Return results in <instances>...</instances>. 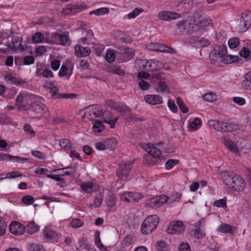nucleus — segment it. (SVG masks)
Listing matches in <instances>:
<instances>
[{"mask_svg":"<svg viewBox=\"0 0 251 251\" xmlns=\"http://www.w3.org/2000/svg\"><path fill=\"white\" fill-rule=\"evenodd\" d=\"M22 39V38L21 37H18L14 41L7 45V47L12 50H24L25 48L22 45V43L21 42Z\"/></svg>","mask_w":251,"mask_h":251,"instance_id":"22","label":"nucleus"},{"mask_svg":"<svg viewBox=\"0 0 251 251\" xmlns=\"http://www.w3.org/2000/svg\"><path fill=\"white\" fill-rule=\"evenodd\" d=\"M43 236L53 242H57L61 238V234L52 230L50 227L46 226L43 231Z\"/></svg>","mask_w":251,"mask_h":251,"instance_id":"10","label":"nucleus"},{"mask_svg":"<svg viewBox=\"0 0 251 251\" xmlns=\"http://www.w3.org/2000/svg\"><path fill=\"white\" fill-rule=\"evenodd\" d=\"M116 203L115 197L114 195H110L107 198V204L109 207H113Z\"/></svg>","mask_w":251,"mask_h":251,"instance_id":"59","label":"nucleus"},{"mask_svg":"<svg viewBox=\"0 0 251 251\" xmlns=\"http://www.w3.org/2000/svg\"><path fill=\"white\" fill-rule=\"evenodd\" d=\"M216 96L213 93H207L203 96L204 100L211 102L216 100Z\"/></svg>","mask_w":251,"mask_h":251,"instance_id":"60","label":"nucleus"},{"mask_svg":"<svg viewBox=\"0 0 251 251\" xmlns=\"http://www.w3.org/2000/svg\"><path fill=\"white\" fill-rule=\"evenodd\" d=\"M133 163L131 161H125L119 164L116 171L118 177L121 180H126L132 169Z\"/></svg>","mask_w":251,"mask_h":251,"instance_id":"2","label":"nucleus"},{"mask_svg":"<svg viewBox=\"0 0 251 251\" xmlns=\"http://www.w3.org/2000/svg\"><path fill=\"white\" fill-rule=\"evenodd\" d=\"M30 251H45L43 246L40 244L32 243L30 246Z\"/></svg>","mask_w":251,"mask_h":251,"instance_id":"49","label":"nucleus"},{"mask_svg":"<svg viewBox=\"0 0 251 251\" xmlns=\"http://www.w3.org/2000/svg\"><path fill=\"white\" fill-rule=\"evenodd\" d=\"M26 228L27 232L30 234H31L38 231L39 229V226L34 222L32 221L28 224L26 226Z\"/></svg>","mask_w":251,"mask_h":251,"instance_id":"33","label":"nucleus"},{"mask_svg":"<svg viewBox=\"0 0 251 251\" xmlns=\"http://www.w3.org/2000/svg\"><path fill=\"white\" fill-rule=\"evenodd\" d=\"M169 197L165 195L152 197L149 200L147 205L149 207L158 208L167 202Z\"/></svg>","mask_w":251,"mask_h":251,"instance_id":"4","label":"nucleus"},{"mask_svg":"<svg viewBox=\"0 0 251 251\" xmlns=\"http://www.w3.org/2000/svg\"><path fill=\"white\" fill-rule=\"evenodd\" d=\"M31 107L32 110L37 113H42L47 109V107L44 104L38 101L32 102Z\"/></svg>","mask_w":251,"mask_h":251,"instance_id":"27","label":"nucleus"},{"mask_svg":"<svg viewBox=\"0 0 251 251\" xmlns=\"http://www.w3.org/2000/svg\"><path fill=\"white\" fill-rule=\"evenodd\" d=\"M7 226L1 217H0V236L3 235L6 229Z\"/></svg>","mask_w":251,"mask_h":251,"instance_id":"58","label":"nucleus"},{"mask_svg":"<svg viewBox=\"0 0 251 251\" xmlns=\"http://www.w3.org/2000/svg\"><path fill=\"white\" fill-rule=\"evenodd\" d=\"M132 243V237L130 235H126L121 242L122 248L128 247Z\"/></svg>","mask_w":251,"mask_h":251,"instance_id":"44","label":"nucleus"},{"mask_svg":"<svg viewBox=\"0 0 251 251\" xmlns=\"http://www.w3.org/2000/svg\"><path fill=\"white\" fill-rule=\"evenodd\" d=\"M5 78L6 81L10 84H13L16 85L21 84L20 80L18 78L14 76L11 73L7 74L5 76Z\"/></svg>","mask_w":251,"mask_h":251,"instance_id":"35","label":"nucleus"},{"mask_svg":"<svg viewBox=\"0 0 251 251\" xmlns=\"http://www.w3.org/2000/svg\"><path fill=\"white\" fill-rule=\"evenodd\" d=\"M179 251H191L190 247L187 243H182L179 247Z\"/></svg>","mask_w":251,"mask_h":251,"instance_id":"64","label":"nucleus"},{"mask_svg":"<svg viewBox=\"0 0 251 251\" xmlns=\"http://www.w3.org/2000/svg\"><path fill=\"white\" fill-rule=\"evenodd\" d=\"M155 249L157 251H168L169 246L164 241L159 240L155 244Z\"/></svg>","mask_w":251,"mask_h":251,"instance_id":"31","label":"nucleus"},{"mask_svg":"<svg viewBox=\"0 0 251 251\" xmlns=\"http://www.w3.org/2000/svg\"><path fill=\"white\" fill-rule=\"evenodd\" d=\"M159 222V218L156 215L147 217L144 220L141 225V233L145 235L151 233L155 229H156Z\"/></svg>","mask_w":251,"mask_h":251,"instance_id":"1","label":"nucleus"},{"mask_svg":"<svg viewBox=\"0 0 251 251\" xmlns=\"http://www.w3.org/2000/svg\"><path fill=\"white\" fill-rule=\"evenodd\" d=\"M72 227L74 228H77L82 226L84 222L79 218H73L71 223Z\"/></svg>","mask_w":251,"mask_h":251,"instance_id":"38","label":"nucleus"},{"mask_svg":"<svg viewBox=\"0 0 251 251\" xmlns=\"http://www.w3.org/2000/svg\"><path fill=\"white\" fill-rule=\"evenodd\" d=\"M109 71L115 74L119 75H125L124 71L121 69V67L113 65L109 67Z\"/></svg>","mask_w":251,"mask_h":251,"instance_id":"37","label":"nucleus"},{"mask_svg":"<svg viewBox=\"0 0 251 251\" xmlns=\"http://www.w3.org/2000/svg\"><path fill=\"white\" fill-rule=\"evenodd\" d=\"M227 52V48L226 46H216L209 54L211 60L215 61L217 57H224Z\"/></svg>","mask_w":251,"mask_h":251,"instance_id":"8","label":"nucleus"},{"mask_svg":"<svg viewBox=\"0 0 251 251\" xmlns=\"http://www.w3.org/2000/svg\"><path fill=\"white\" fill-rule=\"evenodd\" d=\"M236 228L227 224L223 223L220 225L217 229V231L221 233H229L233 234Z\"/></svg>","mask_w":251,"mask_h":251,"instance_id":"28","label":"nucleus"},{"mask_svg":"<svg viewBox=\"0 0 251 251\" xmlns=\"http://www.w3.org/2000/svg\"><path fill=\"white\" fill-rule=\"evenodd\" d=\"M251 51L248 48L244 47L239 52L240 55L244 58H248L249 57L250 54H251Z\"/></svg>","mask_w":251,"mask_h":251,"instance_id":"54","label":"nucleus"},{"mask_svg":"<svg viewBox=\"0 0 251 251\" xmlns=\"http://www.w3.org/2000/svg\"><path fill=\"white\" fill-rule=\"evenodd\" d=\"M47 176L48 178H50L53 180H54L58 182H62L63 183H65V179L63 178L60 177V175H59V173H57L56 174L52 175V174H49L47 175Z\"/></svg>","mask_w":251,"mask_h":251,"instance_id":"51","label":"nucleus"},{"mask_svg":"<svg viewBox=\"0 0 251 251\" xmlns=\"http://www.w3.org/2000/svg\"><path fill=\"white\" fill-rule=\"evenodd\" d=\"M9 231L14 235L19 236L25 232V227L17 221L12 222L9 227Z\"/></svg>","mask_w":251,"mask_h":251,"instance_id":"12","label":"nucleus"},{"mask_svg":"<svg viewBox=\"0 0 251 251\" xmlns=\"http://www.w3.org/2000/svg\"><path fill=\"white\" fill-rule=\"evenodd\" d=\"M178 163V160L170 159L166 162L165 168L167 170H170Z\"/></svg>","mask_w":251,"mask_h":251,"instance_id":"45","label":"nucleus"},{"mask_svg":"<svg viewBox=\"0 0 251 251\" xmlns=\"http://www.w3.org/2000/svg\"><path fill=\"white\" fill-rule=\"evenodd\" d=\"M185 230V226L181 221H172L168 226L167 231L169 234H180Z\"/></svg>","mask_w":251,"mask_h":251,"instance_id":"5","label":"nucleus"},{"mask_svg":"<svg viewBox=\"0 0 251 251\" xmlns=\"http://www.w3.org/2000/svg\"><path fill=\"white\" fill-rule=\"evenodd\" d=\"M79 8H77L76 6H73L72 5H68L63 9L62 13L65 15L74 14L77 12H80Z\"/></svg>","mask_w":251,"mask_h":251,"instance_id":"30","label":"nucleus"},{"mask_svg":"<svg viewBox=\"0 0 251 251\" xmlns=\"http://www.w3.org/2000/svg\"><path fill=\"white\" fill-rule=\"evenodd\" d=\"M149 60L145 59H140L136 60L134 66L137 71H147L149 67Z\"/></svg>","mask_w":251,"mask_h":251,"instance_id":"26","label":"nucleus"},{"mask_svg":"<svg viewBox=\"0 0 251 251\" xmlns=\"http://www.w3.org/2000/svg\"><path fill=\"white\" fill-rule=\"evenodd\" d=\"M181 17V15L173 11H162L159 12L158 17L159 19L164 21H171L178 19Z\"/></svg>","mask_w":251,"mask_h":251,"instance_id":"13","label":"nucleus"},{"mask_svg":"<svg viewBox=\"0 0 251 251\" xmlns=\"http://www.w3.org/2000/svg\"><path fill=\"white\" fill-rule=\"evenodd\" d=\"M75 54L77 57L87 56L91 53V50L89 48L83 47L79 45H76L75 47Z\"/></svg>","mask_w":251,"mask_h":251,"instance_id":"20","label":"nucleus"},{"mask_svg":"<svg viewBox=\"0 0 251 251\" xmlns=\"http://www.w3.org/2000/svg\"><path fill=\"white\" fill-rule=\"evenodd\" d=\"M86 110L93 114L95 118L100 117L102 113V109L100 105L98 104L92 105L86 107Z\"/></svg>","mask_w":251,"mask_h":251,"instance_id":"21","label":"nucleus"},{"mask_svg":"<svg viewBox=\"0 0 251 251\" xmlns=\"http://www.w3.org/2000/svg\"><path fill=\"white\" fill-rule=\"evenodd\" d=\"M235 174L231 171H222L221 172V176L224 183L228 186H230L232 181V178Z\"/></svg>","mask_w":251,"mask_h":251,"instance_id":"24","label":"nucleus"},{"mask_svg":"<svg viewBox=\"0 0 251 251\" xmlns=\"http://www.w3.org/2000/svg\"><path fill=\"white\" fill-rule=\"evenodd\" d=\"M81 189L85 193H90L99 190V185L92 182H84L80 184Z\"/></svg>","mask_w":251,"mask_h":251,"instance_id":"16","label":"nucleus"},{"mask_svg":"<svg viewBox=\"0 0 251 251\" xmlns=\"http://www.w3.org/2000/svg\"><path fill=\"white\" fill-rule=\"evenodd\" d=\"M168 106L170 110L173 113H176L178 111L177 106L175 103V101L172 100H169L168 101Z\"/></svg>","mask_w":251,"mask_h":251,"instance_id":"56","label":"nucleus"},{"mask_svg":"<svg viewBox=\"0 0 251 251\" xmlns=\"http://www.w3.org/2000/svg\"><path fill=\"white\" fill-rule=\"evenodd\" d=\"M224 125L225 132H233L240 129V125L234 122L231 123L225 122Z\"/></svg>","mask_w":251,"mask_h":251,"instance_id":"29","label":"nucleus"},{"mask_svg":"<svg viewBox=\"0 0 251 251\" xmlns=\"http://www.w3.org/2000/svg\"><path fill=\"white\" fill-rule=\"evenodd\" d=\"M138 84L140 89L144 91L147 90L150 87V84L144 80L140 81Z\"/></svg>","mask_w":251,"mask_h":251,"instance_id":"61","label":"nucleus"},{"mask_svg":"<svg viewBox=\"0 0 251 251\" xmlns=\"http://www.w3.org/2000/svg\"><path fill=\"white\" fill-rule=\"evenodd\" d=\"M231 188L236 191H243L246 187L244 180L239 176L235 174L232 178V181L229 186Z\"/></svg>","mask_w":251,"mask_h":251,"instance_id":"9","label":"nucleus"},{"mask_svg":"<svg viewBox=\"0 0 251 251\" xmlns=\"http://www.w3.org/2000/svg\"><path fill=\"white\" fill-rule=\"evenodd\" d=\"M199 226L197 227L194 231V236L195 238L198 239L202 238L205 236V233L203 232L201 229L200 226H201V221L199 222Z\"/></svg>","mask_w":251,"mask_h":251,"instance_id":"39","label":"nucleus"},{"mask_svg":"<svg viewBox=\"0 0 251 251\" xmlns=\"http://www.w3.org/2000/svg\"><path fill=\"white\" fill-rule=\"evenodd\" d=\"M104 128V126L103 122L99 120H96L93 125V129L94 132L100 133L101 132Z\"/></svg>","mask_w":251,"mask_h":251,"instance_id":"36","label":"nucleus"},{"mask_svg":"<svg viewBox=\"0 0 251 251\" xmlns=\"http://www.w3.org/2000/svg\"><path fill=\"white\" fill-rule=\"evenodd\" d=\"M24 129L26 133H30L34 136L35 135V132L32 129L31 126L29 124H25L24 126Z\"/></svg>","mask_w":251,"mask_h":251,"instance_id":"63","label":"nucleus"},{"mask_svg":"<svg viewBox=\"0 0 251 251\" xmlns=\"http://www.w3.org/2000/svg\"><path fill=\"white\" fill-rule=\"evenodd\" d=\"M148 48L150 50L157 52H165L172 54L176 52L175 49L160 43H151L148 45Z\"/></svg>","mask_w":251,"mask_h":251,"instance_id":"6","label":"nucleus"},{"mask_svg":"<svg viewBox=\"0 0 251 251\" xmlns=\"http://www.w3.org/2000/svg\"><path fill=\"white\" fill-rule=\"evenodd\" d=\"M85 31L86 33V36L81 39V42L83 44L86 42H88L87 44H93V42L91 41L94 37V33L92 30L91 29H88L87 30H85Z\"/></svg>","mask_w":251,"mask_h":251,"instance_id":"34","label":"nucleus"},{"mask_svg":"<svg viewBox=\"0 0 251 251\" xmlns=\"http://www.w3.org/2000/svg\"><path fill=\"white\" fill-rule=\"evenodd\" d=\"M251 25V18L245 13L241 15L239 22V29L244 32L250 27Z\"/></svg>","mask_w":251,"mask_h":251,"instance_id":"14","label":"nucleus"},{"mask_svg":"<svg viewBox=\"0 0 251 251\" xmlns=\"http://www.w3.org/2000/svg\"><path fill=\"white\" fill-rule=\"evenodd\" d=\"M149 67L147 72H153L160 70L164 68V64L161 62L156 60H149Z\"/></svg>","mask_w":251,"mask_h":251,"instance_id":"19","label":"nucleus"},{"mask_svg":"<svg viewBox=\"0 0 251 251\" xmlns=\"http://www.w3.org/2000/svg\"><path fill=\"white\" fill-rule=\"evenodd\" d=\"M59 145L64 149H72L71 141L67 139H62L59 141Z\"/></svg>","mask_w":251,"mask_h":251,"instance_id":"43","label":"nucleus"},{"mask_svg":"<svg viewBox=\"0 0 251 251\" xmlns=\"http://www.w3.org/2000/svg\"><path fill=\"white\" fill-rule=\"evenodd\" d=\"M241 86L244 89L251 91V70L244 75Z\"/></svg>","mask_w":251,"mask_h":251,"instance_id":"18","label":"nucleus"},{"mask_svg":"<svg viewBox=\"0 0 251 251\" xmlns=\"http://www.w3.org/2000/svg\"><path fill=\"white\" fill-rule=\"evenodd\" d=\"M107 150L114 151L117 146V141L114 138L108 139L105 140Z\"/></svg>","mask_w":251,"mask_h":251,"instance_id":"32","label":"nucleus"},{"mask_svg":"<svg viewBox=\"0 0 251 251\" xmlns=\"http://www.w3.org/2000/svg\"><path fill=\"white\" fill-rule=\"evenodd\" d=\"M120 198L123 201L132 202L138 201L142 198V195L138 193L128 192L122 194Z\"/></svg>","mask_w":251,"mask_h":251,"instance_id":"15","label":"nucleus"},{"mask_svg":"<svg viewBox=\"0 0 251 251\" xmlns=\"http://www.w3.org/2000/svg\"><path fill=\"white\" fill-rule=\"evenodd\" d=\"M22 202L26 205L32 204L34 201V198L30 195H26L22 198Z\"/></svg>","mask_w":251,"mask_h":251,"instance_id":"48","label":"nucleus"},{"mask_svg":"<svg viewBox=\"0 0 251 251\" xmlns=\"http://www.w3.org/2000/svg\"><path fill=\"white\" fill-rule=\"evenodd\" d=\"M145 101L151 105L160 104L163 103L162 97L156 95H147L144 97Z\"/></svg>","mask_w":251,"mask_h":251,"instance_id":"17","label":"nucleus"},{"mask_svg":"<svg viewBox=\"0 0 251 251\" xmlns=\"http://www.w3.org/2000/svg\"><path fill=\"white\" fill-rule=\"evenodd\" d=\"M222 62L226 64H229L231 63H234L238 62L240 64H242L243 60L242 58H240L238 56L227 55H225L222 60Z\"/></svg>","mask_w":251,"mask_h":251,"instance_id":"23","label":"nucleus"},{"mask_svg":"<svg viewBox=\"0 0 251 251\" xmlns=\"http://www.w3.org/2000/svg\"><path fill=\"white\" fill-rule=\"evenodd\" d=\"M103 201V196L101 194H99L95 199L94 203L96 205V207H99Z\"/></svg>","mask_w":251,"mask_h":251,"instance_id":"62","label":"nucleus"},{"mask_svg":"<svg viewBox=\"0 0 251 251\" xmlns=\"http://www.w3.org/2000/svg\"><path fill=\"white\" fill-rule=\"evenodd\" d=\"M105 59L109 63L114 62L115 59V54L114 51L112 50H108L105 56Z\"/></svg>","mask_w":251,"mask_h":251,"instance_id":"46","label":"nucleus"},{"mask_svg":"<svg viewBox=\"0 0 251 251\" xmlns=\"http://www.w3.org/2000/svg\"><path fill=\"white\" fill-rule=\"evenodd\" d=\"M120 54V59L122 62H127L133 58L135 53L133 50L126 48L124 46L118 48Z\"/></svg>","mask_w":251,"mask_h":251,"instance_id":"7","label":"nucleus"},{"mask_svg":"<svg viewBox=\"0 0 251 251\" xmlns=\"http://www.w3.org/2000/svg\"><path fill=\"white\" fill-rule=\"evenodd\" d=\"M194 18L195 24L200 26H208L212 22V20L210 17L201 15L198 12L195 13Z\"/></svg>","mask_w":251,"mask_h":251,"instance_id":"11","label":"nucleus"},{"mask_svg":"<svg viewBox=\"0 0 251 251\" xmlns=\"http://www.w3.org/2000/svg\"><path fill=\"white\" fill-rule=\"evenodd\" d=\"M93 48L96 51V54L99 56L104 50V46L101 44H95Z\"/></svg>","mask_w":251,"mask_h":251,"instance_id":"57","label":"nucleus"},{"mask_svg":"<svg viewBox=\"0 0 251 251\" xmlns=\"http://www.w3.org/2000/svg\"><path fill=\"white\" fill-rule=\"evenodd\" d=\"M95 243L100 251H107V248L101 242L99 235L96 238Z\"/></svg>","mask_w":251,"mask_h":251,"instance_id":"55","label":"nucleus"},{"mask_svg":"<svg viewBox=\"0 0 251 251\" xmlns=\"http://www.w3.org/2000/svg\"><path fill=\"white\" fill-rule=\"evenodd\" d=\"M44 39V35L41 32H36L32 35V40L35 43H41Z\"/></svg>","mask_w":251,"mask_h":251,"instance_id":"41","label":"nucleus"},{"mask_svg":"<svg viewBox=\"0 0 251 251\" xmlns=\"http://www.w3.org/2000/svg\"><path fill=\"white\" fill-rule=\"evenodd\" d=\"M224 124L225 122H224L213 120H210L208 122V124L209 126L212 127L214 129L221 132H225Z\"/></svg>","mask_w":251,"mask_h":251,"instance_id":"25","label":"nucleus"},{"mask_svg":"<svg viewBox=\"0 0 251 251\" xmlns=\"http://www.w3.org/2000/svg\"><path fill=\"white\" fill-rule=\"evenodd\" d=\"M144 11L143 9L141 8L136 7L132 12L127 15V18L129 19L135 18L140 13Z\"/></svg>","mask_w":251,"mask_h":251,"instance_id":"40","label":"nucleus"},{"mask_svg":"<svg viewBox=\"0 0 251 251\" xmlns=\"http://www.w3.org/2000/svg\"><path fill=\"white\" fill-rule=\"evenodd\" d=\"M228 44L230 48L234 49L238 46L239 41L237 38H233L229 40Z\"/></svg>","mask_w":251,"mask_h":251,"instance_id":"53","label":"nucleus"},{"mask_svg":"<svg viewBox=\"0 0 251 251\" xmlns=\"http://www.w3.org/2000/svg\"><path fill=\"white\" fill-rule=\"evenodd\" d=\"M58 39L59 44L61 45H66L69 41V36L66 34H59Z\"/></svg>","mask_w":251,"mask_h":251,"instance_id":"50","label":"nucleus"},{"mask_svg":"<svg viewBox=\"0 0 251 251\" xmlns=\"http://www.w3.org/2000/svg\"><path fill=\"white\" fill-rule=\"evenodd\" d=\"M168 87L164 81L160 80L158 84L157 90L161 92H164L168 90Z\"/></svg>","mask_w":251,"mask_h":251,"instance_id":"52","label":"nucleus"},{"mask_svg":"<svg viewBox=\"0 0 251 251\" xmlns=\"http://www.w3.org/2000/svg\"><path fill=\"white\" fill-rule=\"evenodd\" d=\"M225 144L231 151L233 152H236L237 148L236 145L230 140L224 139Z\"/></svg>","mask_w":251,"mask_h":251,"instance_id":"42","label":"nucleus"},{"mask_svg":"<svg viewBox=\"0 0 251 251\" xmlns=\"http://www.w3.org/2000/svg\"><path fill=\"white\" fill-rule=\"evenodd\" d=\"M145 150L150 154V156L148 158H152V159H151L152 164L158 163V161L161 160L162 152L155 145L147 144Z\"/></svg>","mask_w":251,"mask_h":251,"instance_id":"3","label":"nucleus"},{"mask_svg":"<svg viewBox=\"0 0 251 251\" xmlns=\"http://www.w3.org/2000/svg\"><path fill=\"white\" fill-rule=\"evenodd\" d=\"M213 205L218 207H222L226 209L227 207L226 199H222L217 200L214 202Z\"/></svg>","mask_w":251,"mask_h":251,"instance_id":"47","label":"nucleus"}]
</instances>
